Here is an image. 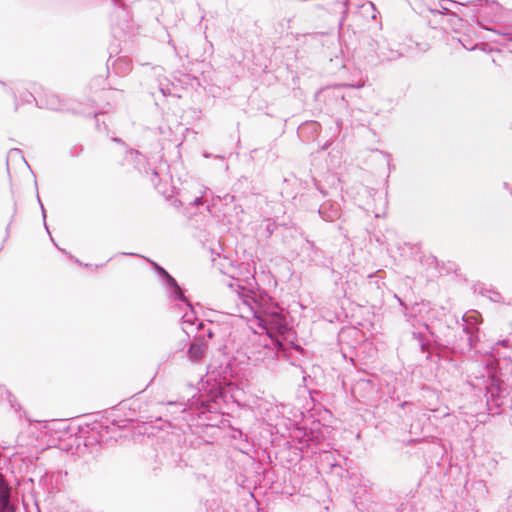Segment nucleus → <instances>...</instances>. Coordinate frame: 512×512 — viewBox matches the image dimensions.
<instances>
[{
	"mask_svg": "<svg viewBox=\"0 0 512 512\" xmlns=\"http://www.w3.org/2000/svg\"><path fill=\"white\" fill-rule=\"evenodd\" d=\"M488 297L494 302H498L500 300V294L495 291L491 292V294Z\"/></svg>",
	"mask_w": 512,
	"mask_h": 512,
	"instance_id": "nucleus-22",
	"label": "nucleus"
},
{
	"mask_svg": "<svg viewBox=\"0 0 512 512\" xmlns=\"http://www.w3.org/2000/svg\"><path fill=\"white\" fill-rule=\"evenodd\" d=\"M319 216L328 222H333L340 217V208L336 203L325 202L318 208Z\"/></svg>",
	"mask_w": 512,
	"mask_h": 512,
	"instance_id": "nucleus-11",
	"label": "nucleus"
},
{
	"mask_svg": "<svg viewBox=\"0 0 512 512\" xmlns=\"http://www.w3.org/2000/svg\"><path fill=\"white\" fill-rule=\"evenodd\" d=\"M180 301L184 302L187 308L181 319L182 330L186 334V338L179 343L177 350H182L186 347L187 339L189 338L190 333L194 331V326L197 327L198 322H200L196 316V313L192 305L188 302L187 298L185 297L184 300Z\"/></svg>",
	"mask_w": 512,
	"mask_h": 512,
	"instance_id": "nucleus-8",
	"label": "nucleus"
},
{
	"mask_svg": "<svg viewBox=\"0 0 512 512\" xmlns=\"http://www.w3.org/2000/svg\"><path fill=\"white\" fill-rule=\"evenodd\" d=\"M113 5L117 6L120 4L121 0H111Z\"/></svg>",
	"mask_w": 512,
	"mask_h": 512,
	"instance_id": "nucleus-28",
	"label": "nucleus"
},
{
	"mask_svg": "<svg viewBox=\"0 0 512 512\" xmlns=\"http://www.w3.org/2000/svg\"><path fill=\"white\" fill-rule=\"evenodd\" d=\"M208 349V345L203 336H196L193 342L190 343L187 350V357L190 362L198 363L201 361Z\"/></svg>",
	"mask_w": 512,
	"mask_h": 512,
	"instance_id": "nucleus-9",
	"label": "nucleus"
},
{
	"mask_svg": "<svg viewBox=\"0 0 512 512\" xmlns=\"http://www.w3.org/2000/svg\"><path fill=\"white\" fill-rule=\"evenodd\" d=\"M374 383L369 379L358 380L352 388L354 395L360 394L361 397H368L375 392Z\"/></svg>",
	"mask_w": 512,
	"mask_h": 512,
	"instance_id": "nucleus-13",
	"label": "nucleus"
},
{
	"mask_svg": "<svg viewBox=\"0 0 512 512\" xmlns=\"http://www.w3.org/2000/svg\"><path fill=\"white\" fill-rule=\"evenodd\" d=\"M189 402L190 400H188L187 403H184V402H176V401H170L167 403V405L171 408H173V411L172 413H176L177 411H179L180 413L182 414H188L191 416V412L189 411Z\"/></svg>",
	"mask_w": 512,
	"mask_h": 512,
	"instance_id": "nucleus-16",
	"label": "nucleus"
},
{
	"mask_svg": "<svg viewBox=\"0 0 512 512\" xmlns=\"http://www.w3.org/2000/svg\"><path fill=\"white\" fill-rule=\"evenodd\" d=\"M303 249H305V250H309V251H311V252H312V253H314V254H316V253H317V251H318V249H317V247H316L315 243H314V242H312V241H309V240H306V243H305V245H304Z\"/></svg>",
	"mask_w": 512,
	"mask_h": 512,
	"instance_id": "nucleus-20",
	"label": "nucleus"
},
{
	"mask_svg": "<svg viewBox=\"0 0 512 512\" xmlns=\"http://www.w3.org/2000/svg\"><path fill=\"white\" fill-rule=\"evenodd\" d=\"M123 255H128V256H131L133 255L132 253H122Z\"/></svg>",
	"mask_w": 512,
	"mask_h": 512,
	"instance_id": "nucleus-30",
	"label": "nucleus"
},
{
	"mask_svg": "<svg viewBox=\"0 0 512 512\" xmlns=\"http://www.w3.org/2000/svg\"><path fill=\"white\" fill-rule=\"evenodd\" d=\"M479 313L476 311L465 313L462 317V333L460 335L459 348L462 352H469L476 347L479 341L478 324Z\"/></svg>",
	"mask_w": 512,
	"mask_h": 512,
	"instance_id": "nucleus-5",
	"label": "nucleus"
},
{
	"mask_svg": "<svg viewBox=\"0 0 512 512\" xmlns=\"http://www.w3.org/2000/svg\"><path fill=\"white\" fill-rule=\"evenodd\" d=\"M113 141H114V142H116V143H121V144H123V141H122L120 138H117V137H116V138H114V139H113Z\"/></svg>",
	"mask_w": 512,
	"mask_h": 512,
	"instance_id": "nucleus-29",
	"label": "nucleus"
},
{
	"mask_svg": "<svg viewBox=\"0 0 512 512\" xmlns=\"http://www.w3.org/2000/svg\"><path fill=\"white\" fill-rule=\"evenodd\" d=\"M440 7L444 12H448L449 8L445 7L442 3H440Z\"/></svg>",
	"mask_w": 512,
	"mask_h": 512,
	"instance_id": "nucleus-27",
	"label": "nucleus"
},
{
	"mask_svg": "<svg viewBox=\"0 0 512 512\" xmlns=\"http://www.w3.org/2000/svg\"><path fill=\"white\" fill-rule=\"evenodd\" d=\"M30 97L36 101V103L39 105V107H46L51 110L62 109L58 96L53 93L47 94L45 100L44 99L37 100L32 94H30Z\"/></svg>",
	"mask_w": 512,
	"mask_h": 512,
	"instance_id": "nucleus-14",
	"label": "nucleus"
},
{
	"mask_svg": "<svg viewBox=\"0 0 512 512\" xmlns=\"http://www.w3.org/2000/svg\"><path fill=\"white\" fill-rule=\"evenodd\" d=\"M196 329L199 331H203V333L200 336L204 337V335H206L208 338L214 337V332L212 331V329L210 327L206 328V325L203 323V321L198 322Z\"/></svg>",
	"mask_w": 512,
	"mask_h": 512,
	"instance_id": "nucleus-18",
	"label": "nucleus"
},
{
	"mask_svg": "<svg viewBox=\"0 0 512 512\" xmlns=\"http://www.w3.org/2000/svg\"><path fill=\"white\" fill-rule=\"evenodd\" d=\"M294 349L303 352V349L293 342L289 347L281 339L259 336L247 352L248 359L254 364H261L270 370H276L280 357L289 358L288 351Z\"/></svg>",
	"mask_w": 512,
	"mask_h": 512,
	"instance_id": "nucleus-1",
	"label": "nucleus"
},
{
	"mask_svg": "<svg viewBox=\"0 0 512 512\" xmlns=\"http://www.w3.org/2000/svg\"><path fill=\"white\" fill-rule=\"evenodd\" d=\"M27 421L29 423L28 431L30 434V438L31 439L40 438L41 434H42V430L47 427V422L46 421H38V420L33 421L32 419H30L28 417H27Z\"/></svg>",
	"mask_w": 512,
	"mask_h": 512,
	"instance_id": "nucleus-15",
	"label": "nucleus"
},
{
	"mask_svg": "<svg viewBox=\"0 0 512 512\" xmlns=\"http://www.w3.org/2000/svg\"><path fill=\"white\" fill-rule=\"evenodd\" d=\"M477 24H478L481 28L486 29V30H488V31H491V32H493V33H495V34H497V35H503V36H507V35H508L507 33H501V32H499V31H496L494 28L488 27V26H487V25H485V24L483 23V21H481L480 19H477Z\"/></svg>",
	"mask_w": 512,
	"mask_h": 512,
	"instance_id": "nucleus-19",
	"label": "nucleus"
},
{
	"mask_svg": "<svg viewBox=\"0 0 512 512\" xmlns=\"http://www.w3.org/2000/svg\"><path fill=\"white\" fill-rule=\"evenodd\" d=\"M252 302L254 305L244 300V304L252 313L257 326L265 331L264 337L281 339L285 342L290 334V329L282 309L277 305L261 307L254 300Z\"/></svg>",
	"mask_w": 512,
	"mask_h": 512,
	"instance_id": "nucleus-2",
	"label": "nucleus"
},
{
	"mask_svg": "<svg viewBox=\"0 0 512 512\" xmlns=\"http://www.w3.org/2000/svg\"><path fill=\"white\" fill-rule=\"evenodd\" d=\"M153 265L156 273L161 278L162 284L166 289V293L171 300H184L185 295L175 280L162 266L158 265L156 262L150 261Z\"/></svg>",
	"mask_w": 512,
	"mask_h": 512,
	"instance_id": "nucleus-7",
	"label": "nucleus"
},
{
	"mask_svg": "<svg viewBox=\"0 0 512 512\" xmlns=\"http://www.w3.org/2000/svg\"><path fill=\"white\" fill-rule=\"evenodd\" d=\"M37 198H38V201H39L40 206H41L43 219L45 220V218H46V212H45L44 206H43V204H42V202H41V200H40V197L38 196Z\"/></svg>",
	"mask_w": 512,
	"mask_h": 512,
	"instance_id": "nucleus-26",
	"label": "nucleus"
},
{
	"mask_svg": "<svg viewBox=\"0 0 512 512\" xmlns=\"http://www.w3.org/2000/svg\"><path fill=\"white\" fill-rule=\"evenodd\" d=\"M114 70L119 74H126L131 70V64L128 60L119 58L114 63Z\"/></svg>",
	"mask_w": 512,
	"mask_h": 512,
	"instance_id": "nucleus-17",
	"label": "nucleus"
},
{
	"mask_svg": "<svg viewBox=\"0 0 512 512\" xmlns=\"http://www.w3.org/2000/svg\"><path fill=\"white\" fill-rule=\"evenodd\" d=\"M17 443L18 445L20 446H25V445H28L29 444V441L28 440H25L24 437L20 434L18 435L17 437Z\"/></svg>",
	"mask_w": 512,
	"mask_h": 512,
	"instance_id": "nucleus-21",
	"label": "nucleus"
},
{
	"mask_svg": "<svg viewBox=\"0 0 512 512\" xmlns=\"http://www.w3.org/2000/svg\"><path fill=\"white\" fill-rule=\"evenodd\" d=\"M468 383L474 388L486 391L488 410L497 413L496 409L502 404L501 400L505 397L506 389L503 388L497 378L493 363H486L483 367V373L480 375L472 372L468 376Z\"/></svg>",
	"mask_w": 512,
	"mask_h": 512,
	"instance_id": "nucleus-3",
	"label": "nucleus"
},
{
	"mask_svg": "<svg viewBox=\"0 0 512 512\" xmlns=\"http://www.w3.org/2000/svg\"><path fill=\"white\" fill-rule=\"evenodd\" d=\"M371 51L375 53L374 56H371L369 63L371 65H377L384 61H391L399 58L401 54L397 50H393L388 41L381 37L379 39H373L369 43Z\"/></svg>",
	"mask_w": 512,
	"mask_h": 512,
	"instance_id": "nucleus-6",
	"label": "nucleus"
},
{
	"mask_svg": "<svg viewBox=\"0 0 512 512\" xmlns=\"http://www.w3.org/2000/svg\"><path fill=\"white\" fill-rule=\"evenodd\" d=\"M490 9L493 10V11L494 10H500L501 6L498 3H496V2H492V4L490 5Z\"/></svg>",
	"mask_w": 512,
	"mask_h": 512,
	"instance_id": "nucleus-24",
	"label": "nucleus"
},
{
	"mask_svg": "<svg viewBox=\"0 0 512 512\" xmlns=\"http://www.w3.org/2000/svg\"><path fill=\"white\" fill-rule=\"evenodd\" d=\"M124 164H130L134 169L142 172L146 167V158L139 151L134 149L126 150Z\"/></svg>",
	"mask_w": 512,
	"mask_h": 512,
	"instance_id": "nucleus-12",
	"label": "nucleus"
},
{
	"mask_svg": "<svg viewBox=\"0 0 512 512\" xmlns=\"http://www.w3.org/2000/svg\"><path fill=\"white\" fill-rule=\"evenodd\" d=\"M0 84L4 85V83H3V82H1V81H0Z\"/></svg>",
	"mask_w": 512,
	"mask_h": 512,
	"instance_id": "nucleus-31",
	"label": "nucleus"
},
{
	"mask_svg": "<svg viewBox=\"0 0 512 512\" xmlns=\"http://www.w3.org/2000/svg\"><path fill=\"white\" fill-rule=\"evenodd\" d=\"M220 398L219 395H214L210 398L204 394H200L197 397L193 396L188 406L191 417L194 418L196 416L199 425L216 426L220 418L218 414L220 409L218 399Z\"/></svg>",
	"mask_w": 512,
	"mask_h": 512,
	"instance_id": "nucleus-4",
	"label": "nucleus"
},
{
	"mask_svg": "<svg viewBox=\"0 0 512 512\" xmlns=\"http://www.w3.org/2000/svg\"><path fill=\"white\" fill-rule=\"evenodd\" d=\"M11 487L0 473V512H16L14 504L11 502Z\"/></svg>",
	"mask_w": 512,
	"mask_h": 512,
	"instance_id": "nucleus-10",
	"label": "nucleus"
},
{
	"mask_svg": "<svg viewBox=\"0 0 512 512\" xmlns=\"http://www.w3.org/2000/svg\"><path fill=\"white\" fill-rule=\"evenodd\" d=\"M461 42V44L463 45V47L467 50H474L475 47L477 46V44H473V45H467L465 44L462 40H459Z\"/></svg>",
	"mask_w": 512,
	"mask_h": 512,
	"instance_id": "nucleus-23",
	"label": "nucleus"
},
{
	"mask_svg": "<svg viewBox=\"0 0 512 512\" xmlns=\"http://www.w3.org/2000/svg\"><path fill=\"white\" fill-rule=\"evenodd\" d=\"M192 204L195 205V206H199L200 204H202V197H196L193 200Z\"/></svg>",
	"mask_w": 512,
	"mask_h": 512,
	"instance_id": "nucleus-25",
	"label": "nucleus"
}]
</instances>
